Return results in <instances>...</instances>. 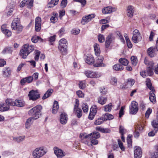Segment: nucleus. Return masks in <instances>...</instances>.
<instances>
[{
	"instance_id": "44",
	"label": "nucleus",
	"mask_w": 158,
	"mask_h": 158,
	"mask_svg": "<svg viewBox=\"0 0 158 158\" xmlns=\"http://www.w3.org/2000/svg\"><path fill=\"white\" fill-rule=\"evenodd\" d=\"M31 40L32 42L35 43H37L39 40L40 41H42V39L39 36L36 35L32 37L31 39Z\"/></svg>"
},
{
	"instance_id": "24",
	"label": "nucleus",
	"mask_w": 158,
	"mask_h": 158,
	"mask_svg": "<svg viewBox=\"0 0 158 158\" xmlns=\"http://www.w3.org/2000/svg\"><path fill=\"white\" fill-rule=\"evenodd\" d=\"M156 50V49L154 47H152L150 48L147 50L148 55L151 57H153L155 54Z\"/></svg>"
},
{
	"instance_id": "15",
	"label": "nucleus",
	"mask_w": 158,
	"mask_h": 158,
	"mask_svg": "<svg viewBox=\"0 0 158 158\" xmlns=\"http://www.w3.org/2000/svg\"><path fill=\"white\" fill-rule=\"evenodd\" d=\"M41 19L40 17H37L35 20V29L37 31H39L41 29Z\"/></svg>"
},
{
	"instance_id": "20",
	"label": "nucleus",
	"mask_w": 158,
	"mask_h": 158,
	"mask_svg": "<svg viewBox=\"0 0 158 158\" xmlns=\"http://www.w3.org/2000/svg\"><path fill=\"white\" fill-rule=\"evenodd\" d=\"M134 152L135 158H141L142 156V151L140 148L136 147Z\"/></svg>"
},
{
	"instance_id": "42",
	"label": "nucleus",
	"mask_w": 158,
	"mask_h": 158,
	"mask_svg": "<svg viewBox=\"0 0 158 158\" xmlns=\"http://www.w3.org/2000/svg\"><path fill=\"white\" fill-rule=\"evenodd\" d=\"M112 107V103H109L104 106V110L106 112H110L111 111Z\"/></svg>"
},
{
	"instance_id": "10",
	"label": "nucleus",
	"mask_w": 158,
	"mask_h": 158,
	"mask_svg": "<svg viewBox=\"0 0 158 158\" xmlns=\"http://www.w3.org/2000/svg\"><path fill=\"white\" fill-rule=\"evenodd\" d=\"M84 74L87 77L97 78L100 77L102 74L100 73L94 72L92 71L87 70L84 72Z\"/></svg>"
},
{
	"instance_id": "3",
	"label": "nucleus",
	"mask_w": 158,
	"mask_h": 158,
	"mask_svg": "<svg viewBox=\"0 0 158 158\" xmlns=\"http://www.w3.org/2000/svg\"><path fill=\"white\" fill-rule=\"evenodd\" d=\"M34 46L27 44L23 46L19 53L22 58L25 59L27 56L34 49Z\"/></svg>"
},
{
	"instance_id": "27",
	"label": "nucleus",
	"mask_w": 158,
	"mask_h": 158,
	"mask_svg": "<svg viewBox=\"0 0 158 158\" xmlns=\"http://www.w3.org/2000/svg\"><path fill=\"white\" fill-rule=\"evenodd\" d=\"M35 119L31 117L27 119L25 123V127L27 129H28L31 125L33 123L34 120Z\"/></svg>"
},
{
	"instance_id": "41",
	"label": "nucleus",
	"mask_w": 158,
	"mask_h": 158,
	"mask_svg": "<svg viewBox=\"0 0 158 158\" xmlns=\"http://www.w3.org/2000/svg\"><path fill=\"white\" fill-rule=\"evenodd\" d=\"M94 48L95 54L98 56L100 52L99 45L97 44H95L94 45Z\"/></svg>"
},
{
	"instance_id": "2",
	"label": "nucleus",
	"mask_w": 158,
	"mask_h": 158,
	"mask_svg": "<svg viewBox=\"0 0 158 158\" xmlns=\"http://www.w3.org/2000/svg\"><path fill=\"white\" fill-rule=\"evenodd\" d=\"M42 107L40 105H38L29 110L28 114L29 116L34 118L37 119L40 117L41 115V110Z\"/></svg>"
},
{
	"instance_id": "16",
	"label": "nucleus",
	"mask_w": 158,
	"mask_h": 158,
	"mask_svg": "<svg viewBox=\"0 0 158 158\" xmlns=\"http://www.w3.org/2000/svg\"><path fill=\"white\" fill-rule=\"evenodd\" d=\"M54 153L58 158H61L65 155V153L57 147H55L54 148Z\"/></svg>"
},
{
	"instance_id": "54",
	"label": "nucleus",
	"mask_w": 158,
	"mask_h": 158,
	"mask_svg": "<svg viewBox=\"0 0 158 158\" xmlns=\"http://www.w3.org/2000/svg\"><path fill=\"white\" fill-rule=\"evenodd\" d=\"M117 82V80L116 78L112 77L110 80V83L112 85L116 84Z\"/></svg>"
},
{
	"instance_id": "34",
	"label": "nucleus",
	"mask_w": 158,
	"mask_h": 158,
	"mask_svg": "<svg viewBox=\"0 0 158 158\" xmlns=\"http://www.w3.org/2000/svg\"><path fill=\"white\" fill-rule=\"evenodd\" d=\"M113 68L116 71H121L124 69V67L119 64H116L113 66Z\"/></svg>"
},
{
	"instance_id": "40",
	"label": "nucleus",
	"mask_w": 158,
	"mask_h": 158,
	"mask_svg": "<svg viewBox=\"0 0 158 158\" xmlns=\"http://www.w3.org/2000/svg\"><path fill=\"white\" fill-rule=\"evenodd\" d=\"M14 10L12 7L7 6L6 9V12L8 16H10L12 15V12Z\"/></svg>"
},
{
	"instance_id": "4",
	"label": "nucleus",
	"mask_w": 158,
	"mask_h": 158,
	"mask_svg": "<svg viewBox=\"0 0 158 158\" xmlns=\"http://www.w3.org/2000/svg\"><path fill=\"white\" fill-rule=\"evenodd\" d=\"M11 27L12 29L15 31L17 34L20 33L23 28L21 24L19 19L18 18L14 19L12 22Z\"/></svg>"
},
{
	"instance_id": "30",
	"label": "nucleus",
	"mask_w": 158,
	"mask_h": 158,
	"mask_svg": "<svg viewBox=\"0 0 158 158\" xmlns=\"http://www.w3.org/2000/svg\"><path fill=\"white\" fill-rule=\"evenodd\" d=\"M74 112L78 118H81L82 114L81 110L78 107L74 108Z\"/></svg>"
},
{
	"instance_id": "57",
	"label": "nucleus",
	"mask_w": 158,
	"mask_h": 158,
	"mask_svg": "<svg viewBox=\"0 0 158 158\" xmlns=\"http://www.w3.org/2000/svg\"><path fill=\"white\" fill-rule=\"evenodd\" d=\"M56 35H55L53 36H51L48 38V41L50 43L54 42L56 40Z\"/></svg>"
},
{
	"instance_id": "31",
	"label": "nucleus",
	"mask_w": 158,
	"mask_h": 158,
	"mask_svg": "<svg viewBox=\"0 0 158 158\" xmlns=\"http://www.w3.org/2000/svg\"><path fill=\"white\" fill-rule=\"evenodd\" d=\"M83 135L81 137L82 141L85 144H87L90 148H93V145L92 144L90 143V142H89L86 139L87 138H85V135H86L85 134H83Z\"/></svg>"
},
{
	"instance_id": "8",
	"label": "nucleus",
	"mask_w": 158,
	"mask_h": 158,
	"mask_svg": "<svg viewBox=\"0 0 158 158\" xmlns=\"http://www.w3.org/2000/svg\"><path fill=\"white\" fill-rule=\"evenodd\" d=\"M28 96L30 100L35 101L40 98V95L37 90L32 89L29 92Z\"/></svg>"
},
{
	"instance_id": "25",
	"label": "nucleus",
	"mask_w": 158,
	"mask_h": 158,
	"mask_svg": "<svg viewBox=\"0 0 158 158\" xmlns=\"http://www.w3.org/2000/svg\"><path fill=\"white\" fill-rule=\"evenodd\" d=\"M58 18V14L55 12L52 13V15L51 17L50 20L51 23H54L57 22Z\"/></svg>"
},
{
	"instance_id": "26",
	"label": "nucleus",
	"mask_w": 158,
	"mask_h": 158,
	"mask_svg": "<svg viewBox=\"0 0 158 158\" xmlns=\"http://www.w3.org/2000/svg\"><path fill=\"white\" fill-rule=\"evenodd\" d=\"M2 73L6 77H8L11 74V70L9 67H5L3 69Z\"/></svg>"
},
{
	"instance_id": "7",
	"label": "nucleus",
	"mask_w": 158,
	"mask_h": 158,
	"mask_svg": "<svg viewBox=\"0 0 158 158\" xmlns=\"http://www.w3.org/2000/svg\"><path fill=\"white\" fill-rule=\"evenodd\" d=\"M6 102L9 104L11 106H16L18 107H23L24 106V101L19 99H16L15 101L12 99H7L6 100Z\"/></svg>"
},
{
	"instance_id": "62",
	"label": "nucleus",
	"mask_w": 158,
	"mask_h": 158,
	"mask_svg": "<svg viewBox=\"0 0 158 158\" xmlns=\"http://www.w3.org/2000/svg\"><path fill=\"white\" fill-rule=\"evenodd\" d=\"M155 35V33L152 31L151 32L149 38L150 41H152L153 40V38Z\"/></svg>"
},
{
	"instance_id": "23",
	"label": "nucleus",
	"mask_w": 158,
	"mask_h": 158,
	"mask_svg": "<svg viewBox=\"0 0 158 158\" xmlns=\"http://www.w3.org/2000/svg\"><path fill=\"white\" fill-rule=\"evenodd\" d=\"M100 134L99 132H95L89 134L88 135H85V138H87L89 137L90 138L92 139H98L100 138Z\"/></svg>"
},
{
	"instance_id": "53",
	"label": "nucleus",
	"mask_w": 158,
	"mask_h": 158,
	"mask_svg": "<svg viewBox=\"0 0 158 158\" xmlns=\"http://www.w3.org/2000/svg\"><path fill=\"white\" fill-rule=\"evenodd\" d=\"M82 109L84 112H87L88 111V106L85 104L82 105Z\"/></svg>"
},
{
	"instance_id": "36",
	"label": "nucleus",
	"mask_w": 158,
	"mask_h": 158,
	"mask_svg": "<svg viewBox=\"0 0 158 158\" xmlns=\"http://www.w3.org/2000/svg\"><path fill=\"white\" fill-rule=\"evenodd\" d=\"M53 92V90L52 89H49L45 93L42 97V99L44 100L51 96Z\"/></svg>"
},
{
	"instance_id": "12",
	"label": "nucleus",
	"mask_w": 158,
	"mask_h": 158,
	"mask_svg": "<svg viewBox=\"0 0 158 158\" xmlns=\"http://www.w3.org/2000/svg\"><path fill=\"white\" fill-rule=\"evenodd\" d=\"M129 108L130 113L131 114H135L138 110L137 103L135 101H132Z\"/></svg>"
},
{
	"instance_id": "50",
	"label": "nucleus",
	"mask_w": 158,
	"mask_h": 158,
	"mask_svg": "<svg viewBox=\"0 0 158 158\" xmlns=\"http://www.w3.org/2000/svg\"><path fill=\"white\" fill-rule=\"evenodd\" d=\"M114 39V37L113 34L110 33L107 37L106 40L111 42Z\"/></svg>"
},
{
	"instance_id": "13",
	"label": "nucleus",
	"mask_w": 158,
	"mask_h": 158,
	"mask_svg": "<svg viewBox=\"0 0 158 158\" xmlns=\"http://www.w3.org/2000/svg\"><path fill=\"white\" fill-rule=\"evenodd\" d=\"M152 124L154 128V130L150 132L148 135L149 136H154L155 133L158 131V121L156 120H153L152 122Z\"/></svg>"
},
{
	"instance_id": "43",
	"label": "nucleus",
	"mask_w": 158,
	"mask_h": 158,
	"mask_svg": "<svg viewBox=\"0 0 158 158\" xmlns=\"http://www.w3.org/2000/svg\"><path fill=\"white\" fill-rule=\"evenodd\" d=\"M146 83L147 87L151 90H154L153 88L152 87V84L151 82V81L150 79L147 78L146 79Z\"/></svg>"
},
{
	"instance_id": "33",
	"label": "nucleus",
	"mask_w": 158,
	"mask_h": 158,
	"mask_svg": "<svg viewBox=\"0 0 158 158\" xmlns=\"http://www.w3.org/2000/svg\"><path fill=\"white\" fill-rule=\"evenodd\" d=\"M13 51V48L10 47L5 48L2 52V54H11Z\"/></svg>"
},
{
	"instance_id": "14",
	"label": "nucleus",
	"mask_w": 158,
	"mask_h": 158,
	"mask_svg": "<svg viewBox=\"0 0 158 158\" xmlns=\"http://www.w3.org/2000/svg\"><path fill=\"white\" fill-rule=\"evenodd\" d=\"M95 15L94 14H92L83 16L81 23L82 24L84 25L90 21L92 19L95 17Z\"/></svg>"
},
{
	"instance_id": "22",
	"label": "nucleus",
	"mask_w": 158,
	"mask_h": 158,
	"mask_svg": "<svg viewBox=\"0 0 158 158\" xmlns=\"http://www.w3.org/2000/svg\"><path fill=\"white\" fill-rule=\"evenodd\" d=\"M35 59H44L45 58V55L43 53L40 54V52L38 50H35L34 52Z\"/></svg>"
},
{
	"instance_id": "64",
	"label": "nucleus",
	"mask_w": 158,
	"mask_h": 158,
	"mask_svg": "<svg viewBox=\"0 0 158 158\" xmlns=\"http://www.w3.org/2000/svg\"><path fill=\"white\" fill-rule=\"evenodd\" d=\"M152 110L150 108H148L145 113V117L147 118H148L150 114L152 113Z\"/></svg>"
},
{
	"instance_id": "55",
	"label": "nucleus",
	"mask_w": 158,
	"mask_h": 158,
	"mask_svg": "<svg viewBox=\"0 0 158 158\" xmlns=\"http://www.w3.org/2000/svg\"><path fill=\"white\" fill-rule=\"evenodd\" d=\"M5 35L8 37L10 36L11 35V31L7 29L4 31H2Z\"/></svg>"
},
{
	"instance_id": "48",
	"label": "nucleus",
	"mask_w": 158,
	"mask_h": 158,
	"mask_svg": "<svg viewBox=\"0 0 158 158\" xmlns=\"http://www.w3.org/2000/svg\"><path fill=\"white\" fill-rule=\"evenodd\" d=\"M97 107L96 105H93L91 108L90 112H92L94 114H96L97 112Z\"/></svg>"
},
{
	"instance_id": "39",
	"label": "nucleus",
	"mask_w": 158,
	"mask_h": 158,
	"mask_svg": "<svg viewBox=\"0 0 158 158\" xmlns=\"http://www.w3.org/2000/svg\"><path fill=\"white\" fill-rule=\"evenodd\" d=\"M104 121L107 120H110L114 118V116L112 115L106 113L102 115Z\"/></svg>"
},
{
	"instance_id": "37",
	"label": "nucleus",
	"mask_w": 158,
	"mask_h": 158,
	"mask_svg": "<svg viewBox=\"0 0 158 158\" xmlns=\"http://www.w3.org/2000/svg\"><path fill=\"white\" fill-rule=\"evenodd\" d=\"M155 152L151 153V158H158V145H156L154 147Z\"/></svg>"
},
{
	"instance_id": "60",
	"label": "nucleus",
	"mask_w": 158,
	"mask_h": 158,
	"mask_svg": "<svg viewBox=\"0 0 158 158\" xmlns=\"http://www.w3.org/2000/svg\"><path fill=\"white\" fill-rule=\"evenodd\" d=\"M97 139H92L90 138V143L92 144V145L93 144L95 145L98 144V141Z\"/></svg>"
},
{
	"instance_id": "46",
	"label": "nucleus",
	"mask_w": 158,
	"mask_h": 158,
	"mask_svg": "<svg viewBox=\"0 0 158 158\" xmlns=\"http://www.w3.org/2000/svg\"><path fill=\"white\" fill-rule=\"evenodd\" d=\"M78 85L79 88L81 89H85L86 85L85 81L84 80L79 81Z\"/></svg>"
},
{
	"instance_id": "56",
	"label": "nucleus",
	"mask_w": 158,
	"mask_h": 158,
	"mask_svg": "<svg viewBox=\"0 0 158 158\" xmlns=\"http://www.w3.org/2000/svg\"><path fill=\"white\" fill-rule=\"evenodd\" d=\"M119 62L125 66L127 65L129 63L128 60H119Z\"/></svg>"
},
{
	"instance_id": "52",
	"label": "nucleus",
	"mask_w": 158,
	"mask_h": 158,
	"mask_svg": "<svg viewBox=\"0 0 158 158\" xmlns=\"http://www.w3.org/2000/svg\"><path fill=\"white\" fill-rule=\"evenodd\" d=\"M98 41L100 43H103L105 41V38L103 35L100 34L98 36Z\"/></svg>"
},
{
	"instance_id": "32",
	"label": "nucleus",
	"mask_w": 158,
	"mask_h": 158,
	"mask_svg": "<svg viewBox=\"0 0 158 158\" xmlns=\"http://www.w3.org/2000/svg\"><path fill=\"white\" fill-rule=\"evenodd\" d=\"M127 15L132 17L134 13V7L132 6L129 5L127 7Z\"/></svg>"
},
{
	"instance_id": "38",
	"label": "nucleus",
	"mask_w": 158,
	"mask_h": 158,
	"mask_svg": "<svg viewBox=\"0 0 158 158\" xmlns=\"http://www.w3.org/2000/svg\"><path fill=\"white\" fill-rule=\"evenodd\" d=\"M104 120L102 116L98 118L95 120L94 122V124L95 125H98L101 124L104 122Z\"/></svg>"
},
{
	"instance_id": "6",
	"label": "nucleus",
	"mask_w": 158,
	"mask_h": 158,
	"mask_svg": "<svg viewBox=\"0 0 158 158\" xmlns=\"http://www.w3.org/2000/svg\"><path fill=\"white\" fill-rule=\"evenodd\" d=\"M47 152L43 147L36 148L33 151L32 156L34 158H40L45 154Z\"/></svg>"
},
{
	"instance_id": "11",
	"label": "nucleus",
	"mask_w": 158,
	"mask_h": 158,
	"mask_svg": "<svg viewBox=\"0 0 158 158\" xmlns=\"http://www.w3.org/2000/svg\"><path fill=\"white\" fill-rule=\"evenodd\" d=\"M85 62L89 64L93 65L94 67L104 66L102 60H85Z\"/></svg>"
},
{
	"instance_id": "29",
	"label": "nucleus",
	"mask_w": 158,
	"mask_h": 158,
	"mask_svg": "<svg viewBox=\"0 0 158 158\" xmlns=\"http://www.w3.org/2000/svg\"><path fill=\"white\" fill-rule=\"evenodd\" d=\"M107 101V98L105 96H101L98 98V103L103 105L106 103Z\"/></svg>"
},
{
	"instance_id": "5",
	"label": "nucleus",
	"mask_w": 158,
	"mask_h": 158,
	"mask_svg": "<svg viewBox=\"0 0 158 158\" xmlns=\"http://www.w3.org/2000/svg\"><path fill=\"white\" fill-rule=\"evenodd\" d=\"M68 43L66 40L64 38H62L59 41L58 49L61 53L64 55L67 53V48Z\"/></svg>"
},
{
	"instance_id": "19",
	"label": "nucleus",
	"mask_w": 158,
	"mask_h": 158,
	"mask_svg": "<svg viewBox=\"0 0 158 158\" xmlns=\"http://www.w3.org/2000/svg\"><path fill=\"white\" fill-rule=\"evenodd\" d=\"M9 104L6 102L0 103V111L4 112L10 109Z\"/></svg>"
},
{
	"instance_id": "51",
	"label": "nucleus",
	"mask_w": 158,
	"mask_h": 158,
	"mask_svg": "<svg viewBox=\"0 0 158 158\" xmlns=\"http://www.w3.org/2000/svg\"><path fill=\"white\" fill-rule=\"evenodd\" d=\"M65 33V30L63 27L61 28L58 31V35L60 37L63 35Z\"/></svg>"
},
{
	"instance_id": "1",
	"label": "nucleus",
	"mask_w": 158,
	"mask_h": 158,
	"mask_svg": "<svg viewBox=\"0 0 158 158\" xmlns=\"http://www.w3.org/2000/svg\"><path fill=\"white\" fill-rule=\"evenodd\" d=\"M144 62L148 67L146 70L140 72V75L143 77H145L147 76H151L153 74V67L154 63L153 61L150 60H144Z\"/></svg>"
},
{
	"instance_id": "63",
	"label": "nucleus",
	"mask_w": 158,
	"mask_h": 158,
	"mask_svg": "<svg viewBox=\"0 0 158 158\" xmlns=\"http://www.w3.org/2000/svg\"><path fill=\"white\" fill-rule=\"evenodd\" d=\"M67 3V0H62L60 6L62 8L65 7Z\"/></svg>"
},
{
	"instance_id": "21",
	"label": "nucleus",
	"mask_w": 158,
	"mask_h": 158,
	"mask_svg": "<svg viewBox=\"0 0 158 158\" xmlns=\"http://www.w3.org/2000/svg\"><path fill=\"white\" fill-rule=\"evenodd\" d=\"M68 120L67 115L65 113H62L60 115V121L61 124H65Z\"/></svg>"
},
{
	"instance_id": "18",
	"label": "nucleus",
	"mask_w": 158,
	"mask_h": 158,
	"mask_svg": "<svg viewBox=\"0 0 158 158\" xmlns=\"http://www.w3.org/2000/svg\"><path fill=\"white\" fill-rule=\"evenodd\" d=\"M116 10L115 8L108 6L103 8L102 10V12L104 14H110Z\"/></svg>"
},
{
	"instance_id": "9",
	"label": "nucleus",
	"mask_w": 158,
	"mask_h": 158,
	"mask_svg": "<svg viewBox=\"0 0 158 158\" xmlns=\"http://www.w3.org/2000/svg\"><path fill=\"white\" fill-rule=\"evenodd\" d=\"M141 39L142 37L139 31L136 29H135L133 32L132 41L135 43H137L139 42Z\"/></svg>"
},
{
	"instance_id": "61",
	"label": "nucleus",
	"mask_w": 158,
	"mask_h": 158,
	"mask_svg": "<svg viewBox=\"0 0 158 158\" xmlns=\"http://www.w3.org/2000/svg\"><path fill=\"white\" fill-rule=\"evenodd\" d=\"M24 3L28 5L31 6H32L33 2L32 0H25Z\"/></svg>"
},
{
	"instance_id": "49",
	"label": "nucleus",
	"mask_w": 158,
	"mask_h": 158,
	"mask_svg": "<svg viewBox=\"0 0 158 158\" xmlns=\"http://www.w3.org/2000/svg\"><path fill=\"white\" fill-rule=\"evenodd\" d=\"M118 143L119 145V146L120 148L122 151H124L125 150V148L124 147L123 145V144L121 141V140L119 139H118Z\"/></svg>"
},
{
	"instance_id": "45",
	"label": "nucleus",
	"mask_w": 158,
	"mask_h": 158,
	"mask_svg": "<svg viewBox=\"0 0 158 158\" xmlns=\"http://www.w3.org/2000/svg\"><path fill=\"white\" fill-rule=\"evenodd\" d=\"M25 138V136H20L17 137H13V139L15 141L20 142L23 141L24 139Z\"/></svg>"
},
{
	"instance_id": "58",
	"label": "nucleus",
	"mask_w": 158,
	"mask_h": 158,
	"mask_svg": "<svg viewBox=\"0 0 158 158\" xmlns=\"http://www.w3.org/2000/svg\"><path fill=\"white\" fill-rule=\"evenodd\" d=\"M124 108L125 107L124 106L121 107L119 113V116L120 118L124 114Z\"/></svg>"
},
{
	"instance_id": "17",
	"label": "nucleus",
	"mask_w": 158,
	"mask_h": 158,
	"mask_svg": "<svg viewBox=\"0 0 158 158\" xmlns=\"http://www.w3.org/2000/svg\"><path fill=\"white\" fill-rule=\"evenodd\" d=\"M135 130L134 132V135L135 137L138 138L139 136V133L138 131V130L139 131H141L143 128V125L141 123H137L135 126Z\"/></svg>"
},
{
	"instance_id": "59",
	"label": "nucleus",
	"mask_w": 158,
	"mask_h": 158,
	"mask_svg": "<svg viewBox=\"0 0 158 158\" xmlns=\"http://www.w3.org/2000/svg\"><path fill=\"white\" fill-rule=\"evenodd\" d=\"M76 94L79 98H82L84 97V94L81 90H78Z\"/></svg>"
},
{
	"instance_id": "28",
	"label": "nucleus",
	"mask_w": 158,
	"mask_h": 158,
	"mask_svg": "<svg viewBox=\"0 0 158 158\" xmlns=\"http://www.w3.org/2000/svg\"><path fill=\"white\" fill-rule=\"evenodd\" d=\"M59 108L58 102L56 101H55L53 103L52 113L53 114H56Z\"/></svg>"
},
{
	"instance_id": "47",
	"label": "nucleus",
	"mask_w": 158,
	"mask_h": 158,
	"mask_svg": "<svg viewBox=\"0 0 158 158\" xmlns=\"http://www.w3.org/2000/svg\"><path fill=\"white\" fill-rule=\"evenodd\" d=\"M119 131L121 135H123L126 134L127 131L123 126L121 125L119 126Z\"/></svg>"
},
{
	"instance_id": "35",
	"label": "nucleus",
	"mask_w": 158,
	"mask_h": 158,
	"mask_svg": "<svg viewBox=\"0 0 158 158\" xmlns=\"http://www.w3.org/2000/svg\"><path fill=\"white\" fill-rule=\"evenodd\" d=\"M155 90H151L150 92L149 99L150 101L153 103L156 102V97L154 93Z\"/></svg>"
}]
</instances>
